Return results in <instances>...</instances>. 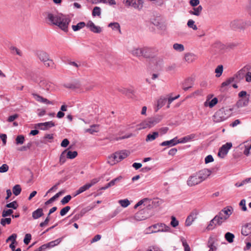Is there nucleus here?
Returning <instances> with one entry per match:
<instances>
[{
	"mask_svg": "<svg viewBox=\"0 0 251 251\" xmlns=\"http://www.w3.org/2000/svg\"><path fill=\"white\" fill-rule=\"evenodd\" d=\"M142 56L145 58H153L154 56V49L148 47H142Z\"/></svg>",
	"mask_w": 251,
	"mask_h": 251,
	"instance_id": "obj_7",
	"label": "nucleus"
},
{
	"mask_svg": "<svg viewBox=\"0 0 251 251\" xmlns=\"http://www.w3.org/2000/svg\"><path fill=\"white\" fill-rule=\"evenodd\" d=\"M225 238L228 242L231 243L233 242L234 235L230 232H228L225 234Z\"/></svg>",
	"mask_w": 251,
	"mask_h": 251,
	"instance_id": "obj_39",
	"label": "nucleus"
},
{
	"mask_svg": "<svg viewBox=\"0 0 251 251\" xmlns=\"http://www.w3.org/2000/svg\"><path fill=\"white\" fill-rule=\"evenodd\" d=\"M17 235L15 233L12 234L10 235L6 240V242L7 243L9 241H11V243H16V245L17 244V242L16 241Z\"/></svg>",
	"mask_w": 251,
	"mask_h": 251,
	"instance_id": "obj_44",
	"label": "nucleus"
},
{
	"mask_svg": "<svg viewBox=\"0 0 251 251\" xmlns=\"http://www.w3.org/2000/svg\"><path fill=\"white\" fill-rule=\"evenodd\" d=\"M86 25V24L83 22L78 23L76 25H73L72 28L74 31H76L82 28Z\"/></svg>",
	"mask_w": 251,
	"mask_h": 251,
	"instance_id": "obj_33",
	"label": "nucleus"
},
{
	"mask_svg": "<svg viewBox=\"0 0 251 251\" xmlns=\"http://www.w3.org/2000/svg\"><path fill=\"white\" fill-rule=\"evenodd\" d=\"M239 205L242 206V210L243 211H247V209L246 206V200L245 199H243L240 201Z\"/></svg>",
	"mask_w": 251,
	"mask_h": 251,
	"instance_id": "obj_64",
	"label": "nucleus"
},
{
	"mask_svg": "<svg viewBox=\"0 0 251 251\" xmlns=\"http://www.w3.org/2000/svg\"><path fill=\"white\" fill-rule=\"evenodd\" d=\"M90 187L88 185V184L86 183V184L84 185L83 186L80 187L76 191V194L75 195V196H76L77 195H79L82 192L85 191L86 190L89 189Z\"/></svg>",
	"mask_w": 251,
	"mask_h": 251,
	"instance_id": "obj_38",
	"label": "nucleus"
},
{
	"mask_svg": "<svg viewBox=\"0 0 251 251\" xmlns=\"http://www.w3.org/2000/svg\"><path fill=\"white\" fill-rule=\"evenodd\" d=\"M229 25L233 29H243L245 27L246 23L242 19H235L230 22Z\"/></svg>",
	"mask_w": 251,
	"mask_h": 251,
	"instance_id": "obj_8",
	"label": "nucleus"
},
{
	"mask_svg": "<svg viewBox=\"0 0 251 251\" xmlns=\"http://www.w3.org/2000/svg\"><path fill=\"white\" fill-rule=\"evenodd\" d=\"M232 144L230 142L223 145L219 149L218 155L221 158H224L228 153V151L232 147Z\"/></svg>",
	"mask_w": 251,
	"mask_h": 251,
	"instance_id": "obj_10",
	"label": "nucleus"
},
{
	"mask_svg": "<svg viewBox=\"0 0 251 251\" xmlns=\"http://www.w3.org/2000/svg\"><path fill=\"white\" fill-rule=\"evenodd\" d=\"M70 22L71 20L69 18L61 15L60 20H59L56 25L64 31H67L68 25Z\"/></svg>",
	"mask_w": 251,
	"mask_h": 251,
	"instance_id": "obj_6",
	"label": "nucleus"
},
{
	"mask_svg": "<svg viewBox=\"0 0 251 251\" xmlns=\"http://www.w3.org/2000/svg\"><path fill=\"white\" fill-rule=\"evenodd\" d=\"M71 198L72 197L70 195H67L66 196L64 197L61 201L62 204L64 205L69 202V201L71 200Z\"/></svg>",
	"mask_w": 251,
	"mask_h": 251,
	"instance_id": "obj_57",
	"label": "nucleus"
},
{
	"mask_svg": "<svg viewBox=\"0 0 251 251\" xmlns=\"http://www.w3.org/2000/svg\"><path fill=\"white\" fill-rule=\"evenodd\" d=\"M77 155V152L76 151H67L66 152V156L67 158L69 159H74L75 158Z\"/></svg>",
	"mask_w": 251,
	"mask_h": 251,
	"instance_id": "obj_43",
	"label": "nucleus"
},
{
	"mask_svg": "<svg viewBox=\"0 0 251 251\" xmlns=\"http://www.w3.org/2000/svg\"><path fill=\"white\" fill-rule=\"evenodd\" d=\"M19 204L16 201H14L5 205V207L8 208H12L13 209H16L18 208Z\"/></svg>",
	"mask_w": 251,
	"mask_h": 251,
	"instance_id": "obj_35",
	"label": "nucleus"
},
{
	"mask_svg": "<svg viewBox=\"0 0 251 251\" xmlns=\"http://www.w3.org/2000/svg\"><path fill=\"white\" fill-rule=\"evenodd\" d=\"M119 203L123 207H126L130 204V202L127 199L120 200Z\"/></svg>",
	"mask_w": 251,
	"mask_h": 251,
	"instance_id": "obj_54",
	"label": "nucleus"
},
{
	"mask_svg": "<svg viewBox=\"0 0 251 251\" xmlns=\"http://www.w3.org/2000/svg\"><path fill=\"white\" fill-rule=\"evenodd\" d=\"M197 173L202 182L211 175V171L207 169H203L197 172Z\"/></svg>",
	"mask_w": 251,
	"mask_h": 251,
	"instance_id": "obj_12",
	"label": "nucleus"
},
{
	"mask_svg": "<svg viewBox=\"0 0 251 251\" xmlns=\"http://www.w3.org/2000/svg\"><path fill=\"white\" fill-rule=\"evenodd\" d=\"M178 221L176 220L175 217L172 216L171 217V225L173 227H176L178 225Z\"/></svg>",
	"mask_w": 251,
	"mask_h": 251,
	"instance_id": "obj_58",
	"label": "nucleus"
},
{
	"mask_svg": "<svg viewBox=\"0 0 251 251\" xmlns=\"http://www.w3.org/2000/svg\"><path fill=\"white\" fill-rule=\"evenodd\" d=\"M249 70L248 68H246V67H244L240 70L237 73L234 75L233 77H235V79H236L238 81L244 78L245 76H246V71Z\"/></svg>",
	"mask_w": 251,
	"mask_h": 251,
	"instance_id": "obj_15",
	"label": "nucleus"
},
{
	"mask_svg": "<svg viewBox=\"0 0 251 251\" xmlns=\"http://www.w3.org/2000/svg\"><path fill=\"white\" fill-rule=\"evenodd\" d=\"M55 124L52 121H49L45 123H40L35 125V128H39L41 130H47L50 128L54 126Z\"/></svg>",
	"mask_w": 251,
	"mask_h": 251,
	"instance_id": "obj_11",
	"label": "nucleus"
},
{
	"mask_svg": "<svg viewBox=\"0 0 251 251\" xmlns=\"http://www.w3.org/2000/svg\"><path fill=\"white\" fill-rule=\"evenodd\" d=\"M187 25L189 27L192 28L194 30H197L198 29L197 26L195 25V22L193 20H189L187 22Z\"/></svg>",
	"mask_w": 251,
	"mask_h": 251,
	"instance_id": "obj_52",
	"label": "nucleus"
},
{
	"mask_svg": "<svg viewBox=\"0 0 251 251\" xmlns=\"http://www.w3.org/2000/svg\"><path fill=\"white\" fill-rule=\"evenodd\" d=\"M233 211V208L231 206H226L220 212L222 213L223 215H225L227 219L232 214Z\"/></svg>",
	"mask_w": 251,
	"mask_h": 251,
	"instance_id": "obj_22",
	"label": "nucleus"
},
{
	"mask_svg": "<svg viewBox=\"0 0 251 251\" xmlns=\"http://www.w3.org/2000/svg\"><path fill=\"white\" fill-rule=\"evenodd\" d=\"M66 152H67V150H65L61 153V154L60 156L59 161H60V163L61 164L64 163L66 161V158L67 157Z\"/></svg>",
	"mask_w": 251,
	"mask_h": 251,
	"instance_id": "obj_50",
	"label": "nucleus"
},
{
	"mask_svg": "<svg viewBox=\"0 0 251 251\" xmlns=\"http://www.w3.org/2000/svg\"><path fill=\"white\" fill-rule=\"evenodd\" d=\"M123 3L126 6L132 7L138 10L141 9L143 7L142 0H124Z\"/></svg>",
	"mask_w": 251,
	"mask_h": 251,
	"instance_id": "obj_5",
	"label": "nucleus"
},
{
	"mask_svg": "<svg viewBox=\"0 0 251 251\" xmlns=\"http://www.w3.org/2000/svg\"><path fill=\"white\" fill-rule=\"evenodd\" d=\"M99 131L98 126L96 125H93L91 126L89 128H87L85 129V132H89L90 134H94L95 132H97Z\"/></svg>",
	"mask_w": 251,
	"mask_h": 251,
	"instance_id": "obj_32",
	"label": "nucleus"
},
{
	"mask_svg": "<svg viewBox=\"0 0 251 251\" xmlns=\"http://www.w3.org/2000/svg\"><path fill=\"white\" fill-rule=\"evenodd\" d=\"M195 137V135L194 134H190L189 135L186 136L181 139L178 140L177 143H183L190 141L191 139Z\"/></svg>",
	"mask_w": 251,
	"mask_h": 251,
	"instance_id": "obj_29",
	"label": "nucleus"
},
{
	"mask_svg": "<svg viewBox=\"0 0 251 251\" xmlns=\"http://www.w3.org/2000/svg\"><path fill=\"white\" fill-rule=\"evenodd\" d=\"M118 91L126 96H129L130 94H132L133 93L132 90L126 88H119L118 89Z\"/></svg>",
	"mask_w": 251,
	"mask_h": 251,
	"instance_id": "obj_51",
	"label": "nucleus"
},
{
	"mask_svg": "<svg viewBox=\"0 0 251 251\" xmlns=\"http://www.w3.org/2000/svg\"><path fill=\"white\" fill-rule=\"evenodd\" d=\"M170 227L163 223H157L154 224L148 228L149 233H156L158 232L170 231Z\"/></svg>",
	"mask_w": 251,
	"mask_h": 251,
	"instance_id": "obj_2",
	"label": "nucleus"
},
{
	"mask_svg": "<svg viewBox=\"0 0 251 251\" xmlns=\"http://www.w3.org/2000/svg\"><path fill=\"white\" fill-rule=\"evenodd\" d=\"M32 96H33L34 99L38 102L46 104H53V102L52 101H50L48 99L43 98V97L40 96L37 94L32 93Z\"/></svg>",
	"mask_w": 251,
	"mask_h": 251,
	"instance_id": "obj_16",
	"label": "nucleus"
},
{
	"mask_svg": "<svg viewBox=\"0 0 251 251\" xmlns=\"http://www.w3.org/2000/svg\"><path fill=\"white\" fill-rule=\"evenodd\" d=\"M228 117L226 113V110L222 108L218 110L213 115V120L215 123H220L226 120Z\"/></svg>",
	"mask_w": 251,
	"mask_h": 251,
	"instance_id": "obj_3",
	"label": "nucleus"
},
{
	"mask_svg": "<svg viewBox=\"0 0 251 251\" xmlns=\"http://www.w3.org/2000/svg\"><path fill=\"white\" fill-rule=\"evenodd\" d=\"M194 80L191 77H188L182 83V89L186 91L189 88H191L193 85Z\"/></svg>",
	"mask_w": 251,
	"mask_h": 251,
	"instance_id": "obj_18",
	"label": "nucleus"
},
{
	"mask_svg": "<svg viewBox=\"0 0 251 251\" xmlns=\"http://www.w3.org/2000/svg\"><path fill=\"white\" fill-rule=\"evenodd\" d=\"M25 137L22 135H20L17 136L16 138V144L17 145H21L24 143Z\"/></svg>",
	"mask_w": 251,
	"mask_h": 251,
	"instance_id": "obj_49",
	"label": "nucleus"
},
{
	"mask_svg": "<svg viewBox=\"0 0 251 251\" xmlns=\"http://www.w3.org/2000/svg\"><path fill=\"white\" fill-rule=\"evenodd\" d=\"M249 102V97L247 98H243L239 100L236 103V106L237 108H239L240 107L246 106L248 105Z\"/></svg>",
	"mask_w": 251,
	"mask_h": 251,
	"instance_id": "obj_20",
	"label": "nucleus"
},
{
	"mask_svg": "<svg viewBox=\"0 0 251 251\" xmlns=\"http://www.w3.org/2000/svg\"><path fill=\"white\" fill-rule=\"evenodd\" d=\"M181 240L182 243V245L184 248V251H190V247L188 244L186 239H185L184 238H182Z\"/></svg>",
	"mask_w": 251,
	"mask_h": 251,
	"instance_id": "obj_53",
	"label": "nucleus"
},
{
	"mask_svg": "<svg viewBox=\"0 0 251 251\" xmlns=\"http://www.w3.org/2000/svg\"><path fill=\"white\" fill-rule=\"evenodd\" d=\"M71 209V207L70 206H67L65 207H64L63 208H62L60 212V214L61 216H63L64 215H65Z\"/></svg>",
	"mask_w": 251,
	"mask_h": 251,
	"instance_id": "obj_59",
	"label": "nucleus"
},
{
	"mask_svg": "<svg viewBox=\"0 0 251 251\" xmlns=\"http://www.w3.org/2000/svg\"><path fill=\"white\" fill-rule=\"evenodd\" d=\"M158 136V132H153L152 134H149L146 138V141H152L156 139Z\"/></svg>",
	"mask_w": 251,
	"mask_h": 251,
	"instance_id": "obj_34",
	"label": "nucleus"
},
{
	"mask_svg": "<svg viewBox=\"0 0 251 251\" xmlns=\"http://www.w3.org/2000/svg\"><path fill=\"white\" fill-rule=\"evenodd\" d=\"M129 154V152L126 150L122 151L119 152H115L113 156L110 157V159H114L113 162L111 163V164H115L116 162H119L122 161L127 157Z\"/></svg>",
	"mask_w": 251,
	"mask_h": 251,
	"instance_id": "obj_4",
	"label": "nucleus"
},
{
	"mask_svg": "<svg viewBox=\"0 0 251 251\" xmlns=\"http://www.w3.org/2000/svg\"><path fill=\"white\" fill-rule=\"evenodd\" d=\"M38 58L42 61L45 62L49 58V55L44 51H39L37 53Z\"/></svg>",
	"mask_w": 251,
	"mask_h": 251,
	"instance_id": "obj_23",
	"label": "nucleus"
},
{
	"mask_svg": "<svg viewBox=\"0 0 251 251\" xmlns=\"http://www.w3.org/2000/svg\"><path fill=\"white\" fill-rule=\"evenodd\" d=\"M235 77H231L226 79L225 81L223 82L221 84V88H223L229 85L230 83L234 81Z\"/></svg>",
	"mask_w": 251,
	"mask_h": 251,
	"instance_id": "obj_40",
	"label": "nucleus"
},
{
	"mask_svg": "<svg viewBox=\"0 0 251 251\" xmlns=\"http://www.w3.org/2000/svg\"><path fill=\"white\" fill-rule=\"evenodd\" d=\"M64 193L63 191H61L59 192L58 193H56L54 196L50 198L49 200H48L47 201L45 202V204L48 205L51 203H52L53 201H54L56 199H57L60 196H61L62 194Z\"/></svg>",
	"mask_w": 251,
	"mask_h": 251,
	"instance_id": "obj_31",
	"label": "nucleus"
},
{
	"mask_svg": "<svg viewBox=\"0 0 251 251\" xmlns=\"http://www.w3.org/2000/svg\"><path fill=\"white\" fill-rule=\"evenodd\" d=\"M223 67L222 65H219L215 69V72L216 73V76L217 77H220L223 73Z\"/></svg>",
	"mask_w": 251,
	"mask_h": 251,
	"instance_id": "obj_48",
	"label": "nucleus"
},
{
	"mask_svg": "<svg viewBox=\"0 0 251 251\" xmlns=\"http://www.w3.org/2000/svg\"><path fill=\"white\" fill-rule=\"evenodd\" d=\"M173 48L176 50L181 52L184 50V46L181 44L175 43L173 45Z\"/></svg>",
	"mask_w": 251,
	"mask_h": 251,
	"instance_id": "obj_41",
	"label": "nucleus"
},
{
	"mask_svg": "<svg viewBox=\"0 0 251 251\" xmlns=\"http://www.w3.org/2000/svg\"><path fill=\"white\" fill-rule=\"evenodd\" d=\"M5 218H2L0 219V224L2 226H5L6 225H9L11 224V219L10 218H6L4 217Z\"/></svg>",
	"mask_w": 251,
	"mask_h": 251,
	"instance_id": "obj_46",
	"label": "nucleus"
},
{
	"mask_svg": "<svg viewBox=\"0 0 251 251\" xmlns=\"http://www.w3.org/2000/svg\"><path fill=\"white\" fill-rule=\"evenodd\" d=\"M193 10L189 11V13L192 15H194L197 16H199L200 15L201 11L202 10V7L201 5L198 6L197 7L193 8Z\"/></svg>",
	"mask_w": 251,
	"mask_h": 251,
	"instance_id": "obj_27",
	"label": "nucleus"
},
{
	"mask_svg": "<svg viewBox=\"0 0 251 251\" xmlns=\"http://www.w3.org/2000/svg\"><path fill=\"white\" fill-rule=\"evenodd\" d=\"M196 59V55L192 53H187L184 55V59L188 63H192Z\"/></svg>",
	"mask_w": 251,
	"mask_h": 251,
	"instance_id": "obj_25",
	"label": "nucleus"
},
{
	"mask_svg": "<svg viewBox=\"0 0 251 251\" xmlns=\"http://www.w3.org/2000/svg\"><path fill=\"white\" fill-rule=\"evenodd\" d=\"M202 181L197 173L189 176L187 181V185L190 187L198 185Z\"/></svg>",
	"mask_w": 251,
	"mask_h": 251,
	"instance_id": "obj_9",
	"label": "nucleus"
},
{
	"mask_svg": "<svg viewBox=\"0 0 251 251\" xmlns=\"http://www.w3.org/2000/svg\"><path fill=\"white\" fill-rule=\"evenodd\" d=\"M217 223V220H214V218L212 219L208 225L207 226L206 228L208 230H211L213 229L216 226H215V224Z\"/></svg>",
	"mask_w": 251,
	"mask_h": 251,
	"instance_id": "obj_45",
	"label": "nucleus"
},
{
	"mask_svg": "<svg viewBox=\"0 0 251 251\" xmlns=\"http://www.w3.org/2000/svg\"><path fill=\"white\" fill-rule=\"evenodd\" d=\"M162 119V116L159 115L148 118L143 121L140 124L137 125L138 127V129L141 130L147 128H151L161 121Z\"/></svg>",
	"mask_w": 251,
	"mask_h": 251,
	"instance_id": "obj_1",
	"label": "nucleus"
},
{
	"mask_svg": "<svg viewBox=\"0 0 251 251\" xmlns=\"http://www.w3.org/2000/svg\"><path fill=\"white\" fill-rule=\"evenodd\" d=\"M108 26L112 28L113 30H118L120 33H121L120 25L118 23H111L108 25Z\"/></svg>",
	"mask_w": 251,
	"mask_h": 251,
	"instance_id": "obj_37",
	"label": "nucleus"
},
{
	"mask_svg": "<svg viewBox=\"0 0 251 251\" xmlns=\"http://www.w3.org/2000/svg\"><path fill=\"white\" fill-rule=\"evenodd\" d=\"M214 239L212 237H210L207 243V247L209 248V251H214L217 250V248L214 245Z\"/></svg>",
	"mask_w": 251,
	"mask_h": 251,
	"instance_id": "obj_30",
	"label": "nucleus"
},
{
	"mask_svg": "<svg viewBox=\"0 0 251 251\" xmlns=\"http://www.w3.org/2000/svg\"><path fill=\"white\" fill-rule=\"evenodd\" d=\"M241 234L245 236L251 234V223H247L242 226Z\"/></svg>",
	"mask_w": 251,
	"mask_h": 251,
	"instance_id": "obj_17",
	"label": "nucleus"
},
{
	"mask_svg": "<svg viewBox=\"0 0 251 251\" xmlns=\"http://www.w3.org/2000/svg\"><path fill=\"white\" fill-rule=\"evenodd\" d=\"M178 140H177V137H175L173 138V139L169 140V141H165L163 142H162L160 144V146H168L169 147H172L174 146H175L178 144L179 143H177Z\"/></svg>",
	"mask_w": 251,
	"mask_h": 251,
	"instance_id": "obj_21",
	"label": "nucleus"
},
{
	"mask_svg": "<svg viewBox=\"0 0 251 251\" xmlns=\"http://www.w3.org/2000/svg\"><path fill=\"white\" fill-rule=\"evenodd\" d=\"M130 53L134 56L138 57L142 56V48H134L130 50Z\"/></svg>",
	"mask_w": 251,
	"mask_h": 251,
	"instance_id": "obj_26",
	"label": "nucleus"
},
{
	"mask_svg": "<svg viewBox=\"0 0 251 251\" xmlns=\"http://www.w3.org/2000/svg\"><path fill=\"white\" fill-rule=\"evenodd\" d=\"M101 13V10L99 7L96 6L94 8L92 15L93 16H100Z\"/></svg>",
	"mask_w": 251,
	"mask_h": 251,
	"instance_id": "obj_55",
	"label": "nucleus"
},
{
	"mask_svg": "<svg viewBox=\"0 0 251 251\" xmlns=\"http://www.w3.org/2000/svg\"><path fill=\"white\" fill-rule=\"evenodd\" d=\"M40 85L42 86L44 89L49 90L50 88L51 84L47 82L46 81H41L40 82Z\"/></svg>",
	"mask_w": 251,
	"mask_h": 251,
	"instance_id": "obj_47",
	"label": "nucleus"
},
{
	"mask_svg": "<svg viewBox=\"0 0 251 251\" xmlns=\"http://www.w3.org/2000/svg\"><path fill=\"white\" fill-rule=\"evenodd\" d=\"M122 177L121 176H120L113 179L109 182V185H111V186H114L115 184V183L119 181L122 179Z\"/></svg>",
	"mask_w": 251,
	"mask_h": 251,
	"instance_id": "obj_62",
	"label": "nucleus"
},
{
	"mask_svg": "<svg viewBox=\"0 0 251 251\" xmlns=\"http://www.w3.org/2000/svg\"><path fill=\"white\" fill-rule=\"evenodd\" d=\"M31 239V235L30 234H26L25 235L24 242L25 245H28Z\"/></svg>",
	"mask_w": 251,
	"mask_h": 251,
	"instance_id": "obj_61",
	"label": "nucleus"
},
{
	"mask_svg": "<svg viewBox=\"0 0 251 251\" xmlns=\"http://www.w3.org/2000/svg\"><path fill=\"white\" fill-rule=\"evenodd\" d=\"M228 219L225 215H223L222 213L219 212L217 215L214 217V220H217V223L215 224V226H221Z\"/></svg>",
	"mask_w": 251,
	"mask_h": 251,
	"instance_id": "obj_19",
	"label": "nucleus"
},
{
	"mask_svg": "<svg viewBox=\"0 0 251 251\" xmlns=\"http://www.w3.org/2000/svg\"><path fill=\"white\" fill-rule=\"evenodd\" d=\"M43 215V210L41 208H38L32 213V216L34 219H37L42 217Z\"/></svg>",
	"mask_w": 251,
	"mask_h": 251,
	"instance_id": "obj_24",
	"label": "nucleus"
},
{
	"mask_svg": "<svg viewBox=\"0 0 251 251\" xmlns=\"http://www.w3.org/2000/svg\"><path fill=\"white\" fill-rule=\"evenodd\" d=\"M13 193L16 196L20 195L22 191V188L19 184L15 185L12 189Z\"/></svg>",
	"mask_w": 251,
	"mask_h": 251,
	"instance_id": "obj_36",
	"label": "nucleus"
},
{
	"mask_svg": "<svg viewBox=\"0 0 251 251\" xmlns=\"http://www.w3.org/2000/svg\"><path fill=\"white\" fill-rule=\"evenodd\" d=\"M45 66L47 67H53L54 62L52 60L48 58L46 61L43 62Z\"/></svg>",
	"mask_w": 251,
	"mask_h": 251,
	"instance_id": "obj_56",
	"label": "nucleus"
},
{
	"mask_svg": "<svg viewBox=\"0 0 251 251\" xmlns=\"http://www.w3.org/2000/svg\"><path fill=\"white\" fill-rule=\"evenodd\" d=\"M86 26L89 28L91 31L94 33H100L101 32V27L99 26H96L91 21H89L87 23Z\"/></svg>",
	"mask_w": 251,
	"mask_h": 251,
	"instance_id": "obj_14",
	"label": "nucleus"
},
{
	"mask_svg": "<svg viewBox=\"0 0 251 251\" xmlns=\"http://www.w3.org/2000/svg\"><path fill=\"white\" fill-rule=\"evenodd\" d=\"M100 180V178H95L92 179L89 183H87V184L90 188L97 183H98Z\"/></svg>",
	"mask_w": 251,
	"mask_h": 251,
	"instance_id": "obj_60",
	"label": "nucleus"
},
{
	"mask_svg": "<svg viewBox=\"0 0 251 251\" xmlns=\"http://www.w3.org/2000/svg\"><path fill=\"white\" fill-rule=\"evenodd\" d=\"M167 102V98L161 97L157 101V109L156 110L157 111L159 109L161 108Z\"/></svg>",
	"mask_w": 251,
	"mask_h": 251,
	"instance_id": "obj_28",
	"label": "nucleus"
},
{
	"mask_svg": "<svg viewBox=\"0 0 251 251\" xmlns=\"http://www.w3.org/2000/svg\"><path fill=\"white\" fill-rule=\"evenodd\" d=\"M61 16L54 15L52 13H49L47 15V19L50 22V24L56 25L58 23L59 20H60Z\"/></svg>",
	"mask_w": 251,
	"mask_h": 251,
	"instance_id": "obj_13",
	"label": "nucleus"
},
{
	"mask_svg": "<svg viewBox=\"0 0 251 251\" xmlns=\"http://www.w3.org/2000/svg\"><path fill=\"white\" fill-rule=\"evenodd\" d=\"M13 213V210L12 209H4L1 214L2 217H6L7 216L12 215Z\"/></svg>",
	"mask_w": 251,
	"mask_h": 251,
	"instance_id": "obj_42",
	"label": "nucleus"
},
{
	"mask_svg": "<svg viewBox=\"0 0 251 251\" xmlns=\"http://www.w3.org/2000/svg\"><path fill=\"white\" fill-rule=\"evenodd\" d=\"M8 166L6 164H4L1 167H0V173H5L8 170Z\"/></svg>",
	"mask_w": 251,
	"mask_h": 251,
	"instance_id": "obj_63",
	"label": "nucleus"
}]
</instances>
